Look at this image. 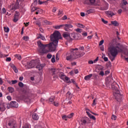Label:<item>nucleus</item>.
Listing matches in <instances>:
<instances>
[{
	"mask_svg": "<svg viewBox=\"0 0 128 128\" xmlns=\"http://www.w3.org/2000/svg\"><path fill=\"white\" fill-rule=\"evenodd\" d=\"M106 14L108 16H110V18H112V16H114V14L112 12H111V11H107L106 12Z\"/></svg>",
	"mask_w": 128,
	"mask_h": 128,
	"instance_id": "nucleus-18",
	"label": "nucleus"
},
{
	"mask_svg": "<svg viewBox=\"0 0 128 128\" xmlns=\"http://www.w3.org/2000/svg\"><path fill=\"white\" fill-rule=\"evenodd\" d=\"M108 8V4H106L104 6L100 8V10H106Z\"/></svg>",
	"mask_w": 128,
	"mask_h": 128,
	"instance_id": "nucleus-19",
	"label": "nucleus"
},
{
	"mask_svg": "<svg viewBox=\"0 0 128 128\" xmlns=\"http://www.w3.org/2000/svg\"><path fill=\"white\" fill-rule=\"evenodd\" d=\"M18 16H14V18L13 20V22H16L18 20Z\"/></svg>",
	"mask_w": 128,
	"mask_h": 128,
	"instance_id": "nucleus-29",
	"label": "nucleus"
},
{
	"mask_svg": "<svg viewBox=\"0 0 128 128\" xmlns=\"http://www.w3.org/2000/svg\"><path fill=\"white\" fill-rule=\"evenodd\" d=\"M34 3L33 4L34 6H36V4H48L50 2H52V0H47L46 1H44V2H40V0H34Z\"/></svg>",
	"mask_w": 128,
	"mask_h": 128,
	"instance_id": "nucleus-7",
	"label": "nucleus"
},
{
	"mask_svg": "<svg viewBox=\"0 0 128 128\" xmlns=\"http://www.w3.org/2000/svg\"><path fill=\"white\" fill-rule=\"evenodd\" d=\"M8 90L9 92L12 94L14 92V88L12 87H8Z\"/></svg>",
	"mask_w": 128,
	"mask_h": 128,
	"instance_id": "nucleus-24",
	"label": "nucleus"
},
{
	"mask_svg": "<svg viewBox=\"0 0 128 128\" xmlns=\"http://www.w3.org/2000/svg\"><path fill=\"white\" fill-rule=\"evenodd\" d=\"M37 38H40L42 40H46V38L44 36L42 35V34H38Z\"/></svg>",
	"mask_w": 128,
	"mask_h": 128,
	"instance_id": "nucleus-15",
	"label": "nucleus"
},
{
	"mask_svg": "<svg viewBox=\"0 0 128 128\" xmlns=\"http://www.w3.org/2000/svg\"><path fill=\"white\" fill-rule=\"evenodd\" d=\"M10 60H12V58L8 57V58H6V62H10Z\"/></svg>",
	"mask_w": 128,
	"mask_h": 128,
	"instance_id": "nucleus-57",
	"label": "nucleus"
},
{
	"mask_svg": "<svg viewBox=\"0 0 128 128\" xmlns=\"http://www.w3.org/2000/svg\"><path fill=\"white\" fill-rule=\"evenodd\" d=\"M64 30L66 32H68V28H72V26H73L72 25L70 24H64Z\"/></svg>",
	"mask_w": 128,
	"mask_h": 128,
	"instance_id": "nucleus-12",
	"label": "nucleus"
},
{
	"mask_svg": "<svg viewBox=\"0 0 128 128\" xmlns=\"http://www.w3.org/2000/svg\"><path fill=\"white\" fill-rule=\"evenodd\" d=\"M11 67L12 68V70H14V72L16 74L18 72V68H16V66H14V64H12L11 66Z\"/></svg>",
	"mask_w": 128,
	"mask_h": 128,
	"instance_id": "nucleus-23",
	"label": "nucleus"
},
{
	"mask_svg": "<svg viewBox=\"0 0 128 128\" xmlns=\"http://www.w3.org/2000/svg\"><path fill=\"white\" fill-rule=\"evenodd\" d=\"M84 4H96V0H84Z\"/></svg>",
	"mask_w": 128,
	"mask_h": 128,
	"instance_id": "nucleus-11",
	"label": "nucleus"
},
{
	"mask_svg": "<svg viewBox=\"0 0 128 128\" xmlns=\"http://www.w3.org/2000/svg\"><path fill=\"white\" fill-rule=\"evenodd\" d=\"M22 128H30L28 124H24L22 126Z\"/></svg>",
	"mask_w": 128,
	"mask_h": 128,
	"instance_id": "nucleus-44",
	"label": "nucleus"
},
{
	"mask_svg": "<svg viewBox=\"0 0 128 128\" xmlns=\"http://www.w3.org/2000/svg\"><path fill=\"white\" fill-rule=\"evenodd\" d=\"M82 36H88V33L86 32L82 33Z\"/></svg>",
	"mask_w": 128,
	"mask_h": 128,
	"instance_id": "nucleus-56",
	"label": "nucleus"
},
{
	"mask_svg": "<svg viewBox=\"0 0 128 128\" xmlns=\"http://www.w3.org/2000/svg\"><path fill=\"white\" fill-rule=\"evenodd\" d=\"M18 86H20V88H23L24 87V83L22 82H19Z\"/></svg>",
	"mask_w": 128,
	"mask_h": 128,
	"instance_id": "nucleus-45",
	"label": "nucleus"
},
{
	"mask_svg": "<svg viewBox=\"0 0 128 128\" xmlns=\"http://www.w3.org/2000/svg\"><path fill=\"white\" fill-rule=\"evenodd\" d=\"M4 32H10V28L8 27H4Z\"/></svg>",
	"mask_w": 128,
	"mask_h": 128,
	"instance_id": "nucleus-33",
	"label": "nucleus"
},
{
	"mask_svg": "<svg viewBox=\"0 0 128 128\" xmlns=\"http://www.w3.org/2000/svg\"><path fill=\"white\" fill-rule=\"evenodd\" d=\"M78 28H84V25L81 24H78Z\"/></svg>",
	"mask_w": 128,
	"mask_h": 128,
	"instance_id": "nucleus-35",
	"label": "nucleus"
},
{
	"mask_svg": "<svg viewBox=\"0 0 128 128\" xmlns=\"http://www.w3.org/2000/svg\"><path fill=\"white\" fill-rule=\"evenodd\" d=\"M89 118H91L92 120H96V117H94V116H92V114H91L90 116H89Z\"/></svg>",
	"mask_w": 128,
	"mask_h": 128,
	"instance_id": "nucleus-37",
	"label": "nucleus"
},
{
	"mask_svg": "<svg viewBox=\"0 0 128 128\" xmlns=\"http://www.w3.org/2000/svg\"><path fill=\"white\" fill-rule=\"evenodd\" d=\"M6 124L8 128H16V122L14 120L10 118L8 120Z\"/></svg>",
	"mask_w": 128,
	"mask_h": 128,
	"instance_id": "nucleus-5",
	"label": "nucleus"
},
{
	"mask_svg": "<svg viewBox=\"0 0 128 128\" xmlns=\"http://www.w3.org/2000/svg\"><path fill=\"white\" fill-rule=\"evenodd\" d=\"M15 58H18V60H22V56H20V54H16Z\"/></svg>",
	"mask_w": 128,
	"mask_h": 128,
	"instance_id": "nucleus-34",
	"label": "nucleus"
},
{
	"mask_svg": "<svg viewBox=\"0 0 128 128\" xmlns=\"http://www.w3.org/2000/svg\"><path fill=\"white\" fill-rule=\"evenodd\" d=\"M112 119L116 120V115L112 114Z\"/></svg>",
	"mask_w": 128,
	"mask_h": 128,
	"instance_id": "nucleus-46",
	"label": "nucleus"
},
{
	"mask_svg": "<svg viewBox=\"0 0 128 128\" xmlns=\"http://www.w3.org/2000/svg\"><path fill=\"white\" fill-rule=\"evenodd\" d=\"M6 110V107H4V104H0V112H4Z\"/></svg>",
	"mask_w": 128,
	"mask_h": 128,
	"instance_id": "nucleus-21",
	"label": "nucleus"
},
{
	"mask_svg": "<svg viewBox=\"0 0 128 128\" xmlns=\"http://www.w3.org/2000/svg\"><path fill=\"white\" fill-rule=\"evenodd\" d=\"M104 62H108V57H104Z\"/></svg>",
	"mask_w": 128,
	"mask_h": 128,
	"instance_id": "nucleus-64",
	"label": "nucleus"
},
{
	"mask_svg": "<svg viewBox=\"0 0 128 128\" xmlns=\"http://www.w3.org/2000/svg\"><path fill=\"white\" fill-rule=\"evenodd\" d=\"M34 10H38L36 7H33L32 9V12H34Z\"/></svg>",
	"mask_w": 128,
	"mask_h": 128,
	"instance_id": "nucleus-51",
	"label": "nucleus"
},
{
	"mask_svg": "<svg viewBox=\"0 0 128 128\" xmlns=\"http://www.w3.org/2000/svg\"><path fill=\"white\" fill-rule=\"evenodd\" d=\"M102 22H104V24H108V21L105 20L104 19L102 18Z\"/></svg>",
	"mask_w": 128,
	"mask_h": 128,
	"instance_id": "nucleus-52",
	"label": "nucleus"
},
{
	"mask_svg": "<svg viewBox=\"0 0 128 128\" xmlns=\"http://www.w3.org/2000/svg\"><path fill=\"white\" fill-rule=\"evenodd\" d=\"M86 124V120H82V124Z\"/></svg>",
	"mask_w": 128,
	"mask_h": 128,
	"instance_id": "nucleus-48",
	"label": "nucleus"
},
{
	"mask_svg": "<svg viewBox=\"0 0 128 128\" xmlns=\"http://www.w3.org/2000/svg\"><path fill=\"white\" fill-rule=\"evenodd\" d=\"M126 50V48L122 49V48L118 46L110 45L108 48V52L111 55V56H110V60L114 62L118 52H122V54H126V51L124 50Z\"/></svg>",
	"mask_w": 128,
	"mask_h": 128,
	"instance_id": "nucleus-3",
	"label": "nucleus"
},
{
	"mask_svg": "<svg viewBox=\"0 0 128 128\" xmlns=\"http://www.w3.org/2000/svg\"><path fill=\"white\" fill-rule=\"evenodd\" d=\"M12 84H16L18 82V80H12Z\"/></svg>",
	"mask_w": 128,
	"mask_h": 128,
	"instance_id": "nucleus-49",
	"label": "nucleus"
},
{
	"mask_svg": "<svg viewBox=\"0 0 128 128\" xmlns=\"http://www.w3.org/2000/svg\"><path fill=\"white\" fill-rule=\"evenodd\" d=\"M32 117L34 120H38V115L36 113L32 114Z\"/></svg>",
	"mask_w": 128,
	"mask_h": 128,
	"instance_id": "nucleus-20",
	"label": "nucleus"
},
{
	"mask_svg": "<svg viewBox=\"0 0 128 128\" xmlns=\"http://www.w3.org/2000/svg\"><path fill=\"white\" fill-rule=\"evenodd\" d=\"M74 113H71L70 114L67 116L68 118H72L74 116Z\"/></svg>",
	"mask_w": 128,
	"mask_h": 128,
	"instance_id": "nucleus-40",
	"label": "nucleus"
},
{
	"mask_svg": "<svg viewBox=\"0 0 128 128\" xmlns=\"http://www.w3.org/2000/svg\"><path fill=\"white\" fill-rule=\"evenodd\" d=\"M76 31L77 32H82V29L77 28L76 30Z\"/></svg>",
	"mask_w": 128,
	"mask_h": 128,
	"instance_id": "nucleus-53",
	"label": "nucleus"
},
{
	"mask_svg": "<svg viewBox=\"0 0 128 128\" xmlns=\"http://www.w3.org/2000/svg\"><path fill=\"white\" fill-rule=\"evenodd\" d=\"M76 52L77 53H76V56L77 58L83 56H84L86 54V52H81L80 51Z\"/></svg>",
	"mask_w": 128,
	"mask_h": 128,
	"instance_id": "nucleus-14",
	"label": "nucleus"
},
{
	"mask_svg": "<svg viewBox=\"0 0 128 128\" xmlns=\"http://www.w3.org/2000/svg\"><path fill=\"white\" fill-rule=\"evenodd\" d=\"M78 50H84V46H80L78 48Z\"/></svg>",
	"mask_w": 128,
	"mask_h": 128,
	"instance_id": "nucleus-55",
	"label": "nucleus"
},
{
	"mask_svg": "<svg viewBox=\"0 0 128 128\" xmlns=\"http://www.w3.org/2000/svg\"><path fill=\"white\" fill-rule=\"evenodd\" d=\"M92 76V74H89L88 75L85 76L84 79L85 80H90Z\"/></svg>",
	"mask_w": 128,
	"mask_h": 128,
	"instance_id": "nucleus-17",
	"label": "nucleus"
},
{
	"mask_svg": "<svg viewBox=\"0 0 128 128\" xmlns=\"http://www.w3.org/2000/svg\"><path fill=\"white\" fill-rule=\"evenodd\" d=\"M59 76L61 80H66V82H68V80H70V78L68 77H67L64 75V74L62 72H60L59 73Z\"/></svg>",
	"mask_w": 128,
	"mask_h": 128,
	"instance_id": "nucleus-9",
	"label": "nucleus"
},
{
	"mask_svg": "<svg viewBox=\"0 0 128 128\" xmlns=\"http://www.w3.org/2000/svg\"><path fill=\"white\" fill-rule=\"evenodd\" d=\"M100 48L101 50H102V52L104 51V46H101L100 47Z\"/></svg>",
	"mask_w": 128,
	"mask_h": 128,
	"instance_id": "nucleus-59",
	"label": "nucleus"
},
{
	"mask_svg": "<svg viewBox=\"0 0 128 128\" xmlns=\"http://www.w3.org/2000/svg\"><path fill=\"white\" fill-rule=\"evenodd\" d=\"M78 52H72L69 54L66 57V59L67 60H76L77 58L76 54Z\"/></svg>",
	"mask_w": 128,
	"mask_h": 128,
	"instance_id": "nucleus-6",
	"label": "nucleus"
},
{
	"mask_svg": "<svg viewBox=\"0 0 128 128\" xmlns=\"http://www.w3.org/2000/svg\"><path fill=\"white\" fill-rule=\"evenodd\" d=\"M99 76H104V71L101 70L99 73Z\"/></svg>",
	"mask_w": 128,
	"mask_h": 128,
	"instance_id": "nucleus-42",
	"label": "nucleus"
},
{
	"mask_svg": "<svg viewBox=\"0 0 128 128\" xmlns=\"http://www.w3.org/2000/svg\"><path fill=\"white\" fill-rule=\"evenodd\" d=\"M62 120H68V116L66 115H64L62 116Z\"/></svg>",
	"mask_w": 128,
	"mask_h": 128,
	"instance_id": "nucleus-38",
	"label": "nucleus"
},
{
	"mask_svg": "<svg viewBox=\"0 0 128 128\" xmlns=\"http://www.w3.org/2000/svg\"><path fill=\"white\" fill-rule=\"evenodd\" d=\"M58 16H62V12L60 11V10H58Z\"/></svg>",
	"mask_w": 128,
	"mask_h": 128,
	"instance_id": "nucleus-47",
	"label": "nucleus"
},
{
	"mask_svg": "<svg viewBox=\"0 0 128 128\" xmlns=\"http://www.w3.org/2000/svg\"><path fill=\"white\" fill-rule=\"evenodd\" d=\"M64 25L62 24V25H60V26H54V28L56 30H60L61 28H64Z\"/></svg>",
	"mask_w": 128,
	"mask_h": 128,
	"instance_id": "nucleus-25",
	"label": "nucleus"
},
{
	"mask_svg": "<svg viewBox=\"0 0 128 128\" xmlns=\"http://www.w3.org/2000/svg\"><path fill=\"white\" fill-rule=\"evenodd\" d=\"M122 2L124 3V6H126V4H128V2H126V0H122Z\"/></svg>",
	"mask_w": 128,
	"mask_h": 128,
	"instance_id": "nucleus-62",
	"label": "nucleus"
},
{
	"mask_svg": "<svg viewBox=\"0 0 128 128\" xmlns=\"http://www.w3.org/2000/svg\"><path fill=\"white\" fill-rule=\"evenodd\" d=\"M23 100H24V102H30V98H28V96H24L23 98Z\"/></svg>",
	"mask_w": 128,
	"mask_h": 128,
	"instance_id": "nucleus-22",
	"label": "nucleus"
},
{
	"mask_svg": "<svg viewBox=\"0 0 128 128\" xmlns=\"http://www.w3.org/2000/svg\"><path fill=\"white\" fill-rule=\"evenodd\" d=\"M28 64L27 65L28 68H34V66H36V61L34 60H32L30 62H28Z\"/></svg>",
	"mask_w": 128,
	"mask_h": 128,
	"instance_id": "nucleus-10",
	"label": "nucleus"
},
{
	"mask_svg": "<svg viewBox=\"0 0 128 128\" xmlns=\"http://www.w3.org/2000/svg\"><path fill=\"white\" fill-rule=\"evenodd\" d=\"M51 62H52L53 64L54 62H56V56L54 55H53L52 56V58L51 59Z\"/></svg>",
	"mask_w": 128,
	"mask_h": 128,
	"instance_id": "nucleus-28",
	"label": "nucleus"
},
{
	"mask_svg": "<svg viewBox=\"0 0 128 128\" xmlns=\"http://www.w3.org/2000/svg\"><path fill=\"white\" fill-rule=\"evenodd\" d=\"M58 10V8H56V7H54L53 8H52V12H56V10Z\"/></svg>",
	"mask_w": 128,
	"mask_h": 128,
	"instance_id": "nucleus-58",
	"label": "nucleus"
},
{
	"mask_svg": "<svg viewBox=\"0 0 128 128\" xmlns=\"http://www.w3.org/2000/svg\"><path fill=\"white\" fill-rule=\"evenodd\" d=\"M54 100V96H52L49 99V102H52Z\"/></svg>",
	"mask_w": 128,
	"mask_h": 128,
	"instance_id": "nucleus-32",
	"label": "nucleus"
},
{
	"mask_svg": "<svg viewBox=\"0 0 128 128\" xmlns=\"http://www.w3.org/2000/svg\"><path fill=\"white\" fill-rule=\"evenodd\" d=\"M50 72L52 74H56V70L54 68H51L50 70Z\"/></svg>",
	"mask_w": 128,
	"mask_h": 128,
	"instance_id": "nucleus-26",
	"label": "nucleus"
},
{
	"mask_svg": "<svg viewBox=\"0 0 128 128\" xmlns=\"http://www.w3.org/2000/svg\"><path fill=\"white\" fill-rule=\"evenodd\" d=\"M111 24H113V26H118V23L116 21H112Z\"/></svg>",
	"mask_w": 128,
	"mask_h": 128,
	"instance_id": "nucleus-27",
	"label": "nucleus"
},
{
	"mask_svg": "<svg viewBox=\"0 0 128 128\" xmlns=\"http://www.w3.org/2000/svg\"><path fill=\"white\" fill-rule=\"evenodd\" d=\"M53 104H54V106H58L59 104H58V102H53Z\"/></svg>",
	"mask_w": 128,
	"mask_h": 128,
	"instance_id": "nucleus-54",
	"label": "nucleus"
},
{
	"mask_svg": "<svg viewBox=\"0 0 128 128\" xmlns=\"http://www.w3.org/2000/svg\"><path fill=\"white\" fill-rule=\"evenodd\" d=\"M62 36L64 38H66L69 42H72V38H70V34L69 32H65L62 34Z\"/></svg>",
	"mask_w": 128,
	"mask_h": 128,
	"instance_id": "nucleus-8",
	"label": "nucleus"
},
{
	"mask_svg": "<svg viewBox=\"0 0 128 128\" xmlns=\"http://www.w3.org/2000/svg\"><path fill=\"white\" fill-rule=\"evenodd\" d=\"M6 10L5 9V8H2V13L3 14H6Z\"/></svg>",
	"mask_w": 128,
	"mask_h": 128,
	"instance_id": "nucleus-50",
	"label": "nucleus"
},
{
	"mask_svg": "<svg viewBox=\"0 0 128 128\" xmlns=\"http://www.w3.org/2000/svg\"><path fill=\"white\" fill-rule=\"evenodd\" d=\"M62 38L60 32L56 30L50 36V40L52 42L48 44H44L40 40L37 42L39 52L41 56L46 54H48L50 52H54L56 50L58 40H62Z\"/></svg>",
	"mask_w": 128,
	"mask_h": 128,
	"instance_id": "nucleus-1",
	"label": "nucleus"
},
{
	"mask_svg": "<svg viewBox=\"0 0 128 128\" xmlns=\"http://www.w3.org/2000/svg\"><path fill=\"white\" fill-rule=\"evenodd\" d=\"M92 76H93L95 78H98V75L96 74H92Z\"/></svg>",
	"mask_w": 128,
	"mask_h": 128,
	"instance_id": "nucleus-61",
	"label": "nucleus"
},
{
	"mask_svg": "<svg viewBox=\"0 0 128 128\" xmlns=\"http://www.w3.org/2000/svg\"><path fill=\"white\" fill-rule=\"evenodd\" d=\"M96 100H98V98H95L93 100L92 106H96Z\"/></svg>",
	"mask_w": 128,
	"mask_h": 128,
	"instance_id": "nucleus-31",
	"label": "nucleus"
},
{
	"mask_svg": "<svg viewBox=\"0 0 128 128\" xmlns=\"http://www.w3.org/2000/svg\"><path fill=\"white\" fill-rule=\"evenodd\" d=\"M104 40H102L101 41H100V42H99V46H102L104 44Z\"/></svg>",
	"mask_w": 128,
	"mask_h": 128,
	"instance_id": "nucleus-60",
	"label": "nucleus"
},
{
	"mask_svg": "<svg viewBox=\"0 0 128 128\" xmlns=\"http://www.w3.org/2000/svg\"><path fill=\"white\" fill-rule=\"evenodd\" d=\"M44 64H38L36 66V68H38V70H42V68H44Z\"/></svg>",
	"mask_w": 128,
	"mask_h": 128,
	"instance_id": "nucleus-16",
	"label": "nucleus"
},
{
	"mask_svg": "<svg viewBox=\"0 0 128 128\" xmlns=\"http://www.w3.org/2000/svg\"><path fill=\"white\" fill-rule=\"evenodd\" d=\"M106 86L107 88H110L112 86V90H114L115 92V98L116 100V102H120L122 100V96L120 94V90H118V85L116 84V82H114V80L112 76L108 77L106 79Z\"/></svg>",
	"mask_w": 128,
	"mask_h": 128,
	"instance_id": "nucleus-2",
	"label": "nucleus"
},
{
	"mask_svg": "<svg viewBox=\"0 0 128 128\" xmlns=\"http://www.w3.org/2000/svg\"><path fill=\"white\" fill-rule=\"evenodd\" d=\"M24 0H16V3L12 4L10 6V10L11 12H14L16 10L20 8V6H22V3Z\"/></svg>",
	"mask_w": 128,
	"mask_h": 128,
	"instance_id": "nucleus-4",
	"label": "nucleus"
},
{
	"mask_svg": "<svg viewBox=\"0 0 128 128\" xmlns=\"http://www.w3.org/2000/svg\"><path fill=\"white\" fill-rule=\"evenodd\" d=\"M10 106L11 108H18V104L16 101H12L10 102Z\"/></svg>",
	"mask_w": 128,
	"mask_h": 128,
	"instance_id": "nucleus-13",
	"label": "nucleus"
},
{
	"mask_svg": "<svg viewBox=\"0 0 128 128\" xmlns=\"http://www.w3.org/2000/svg\"><path fill=\"white\" fill-rule=\"evenodd\" d=\"M92 12H94V10L92 9H90L86 11V14H92Z\"/></svg>",
	"mask_w": 128,
	"mask_h": 128,
	"instance_id": "nucleus-30",
	"label": "nucleus"
},
{
	"mask_svg": "<svg viewBox=\"0 0 128 128\" xmlns=\"http://www.w3.org/2000/svg\"><path fill=\"white\" fill-rule=\"evenodd\" d=\"M14 16L19 17L20 16V12H18V11H16Z\"/></svg>",
	"mask_w": 128,
	"mask_h": 128,
	"instance_id": "nucleus-41",
	"label": "nucleus"
},
{
	"mask_svg": "<svg viewBox=\"0 0 128 128\" xmlns=\"http://www.w3.org/2000/svg\"><path fill=\"white\" fill-rule=\"evenodd\" d=\"M52 54H48L46 56V58L48 59H50L52 58Z\"/></svg>",
	"mask_w": 128,
	"mask_h": 128,
	"instance_id": "nucleus-39",
	"label": "nucleus"
},
{
	"mask_svg": "<svg viewBox=\"0 0 128 128\" xmlns=\"http://www.w3.org/2000/svg\"><path fill=\"white\" fill-rule=\"evenodd\" d=\"M7 100H12V97L10 96H7Z\"/></svg>",
	"mask_w": 128,
	"mask_h": 128,
	"instance_id": "nucleus-63",
	"label": "nucleus"
},
{
	"mask_svg": "<svg viewBox=\"0 0 128 128\" xmlns=\"http://www.w3.org/2000/svg\"><path fill=\"white\" fill-rule=\"evenodd\" d=\"M23 38L26 42H28V36H24L23 37Z\"/></svg>",
	"mask_w": 128,
	"mask_h": 128,
	"instance_id": "nucleus-43",
	"label": "nucleus"
},
{
	"mask_svg": "<svg viewBox=\"0 0 128 128\" xmlns=\"http://www.w3.org/2000/svg\"><path fill=\"white\" fill-rule=\"evenodd\" d=\"M44 24H52V22L48 21V20H44Z\"/></svg>",
	"mask_w": 128,
	"mask_h": 128,
	"instance_id": "nucleus-36",
	"label": "nucleus"
}]
</instances>
